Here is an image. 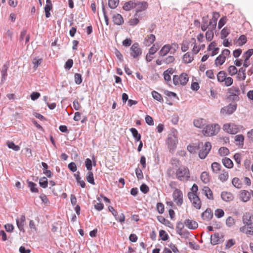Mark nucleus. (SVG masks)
I'll use <instances>...</instances> for the list:
<instances>
[{
  "label": "nucleus",
  "mask_w": 253,
  "mask_h": 253,
  "mask_svg": "<svg viewBox=\"0 0 253 253\" xmlns=\"http://www.w3.org/2000/svg\"><path fill=\"white\" fill-rule=\"evenodd\" d=\"M219 129L220 126L218 124H210L204 128L203 133L206 136H212L217 134Z\"/></svg>",
  "instance_id": "obj_1"
},
{
  "label": "nucleus",
  "mask_w": 253,
  "mask_h": 253,
  "mask_svg": "<svg viewBox=\"0 0 253 253\" xmlns=\"http://www.w3.org/2000/svg\"><path fill=\"white\" fill-rule=\"evenodd\" d=\"M176 177L179 180H188L190 178L189 169L184 166L180 167L176 172Z\"/></svg>",
  "instance_id": "obj_2"
},
{
  "label": "nucleus",
  "mask_w": 253,
  "mask_h": 253,
  "mask_svg": "<svg viewBox=\"0 0 253 253\" xmlns=\"http://www.w3.org/2000/svg\"><path fill=\"white\" fill-rule=\"evenodd\" d=\"M229 95L228 98L231 100L238 101L239 100L240 89L238 87L233 86L228 89Z\"/></svg>",
  "instance_id": "obj_3"
},
{
  "label": "nucleus",
  "mask_w": 253,
  "mask_h": 253,
  "mask_svg": "<svg viewBox=\"0 0 253 253\" xmlns=\"http://www.w3.org/2000/svg\"><path fill=\"white\" fill-rule=\"evenodd\" d=\"M166 143L170 152L172 153L176 148L178 139L174 134H171L168 137Z\"/></svg>",
  "instance_id": "obj_4"
},
{
  "label": "nucleus",
  "mask_w": 253,
  "mask_h": 253,
  "mask_svg": "<svg viewBox=\"0 0 253 253\" xmlns=\"http://www.w3.org/2000/svg\"><path fill=\"white\" fill-rule=\"evenodd\" d=\"M142 53V50L139 47V44L138 42L134 43L130 48V54L131 56L134 58L136 59L138 56H140Z\"/></svg>",
  "instance_id": "obj_5"
},
{
  "label": "nucleus",
  "mask_w": 253,
  "mask_h": 253,
  "mask_svg": "<svg viewBox=\"0 0 253 253\" xmlns=\"http://www.w3.org/2000/svg\"><path fill=\"white\" fill-rule=\"evenodd\" d=\"M187 196L194 207L197 209H200L201 207V202L199 196L193 193H188Z\"/></svg>",
  "instance_id": "obj_6"
},
{
  "label": "nucleus",
  "mask_w": 253,
  "mask_h": 253,
  "mask_svg": "<svg viewBox=\"0 0 253 253\" xmlns=\"http://www.w3.org/2000/svg\"><path fill=\"white\" fill-rule=\"evenodd\" d=\"M224 235L222 233H215L211 236V243L214 246L224 242Z\"/></svg>",
  "instance_id": "obj_7"
},
{
  "label": "nucleus",
  "mask_w": 253,
  "mask_h": 253,
  "mask_svg": "<svg viewBox=\"0 0 253 253\" xmlns=\"http://www.w3.org/2000/svg\"><path fill=\"white\" fill-rule=\"evenodd\" d=\"M237 107V104H229L228 105L222 107L220 110V113L223 115H230L233 114Z\"/></svg>",
  "instance_id": "obj_8"
},
{
  "label": "nucleus",
  "mask_w": 253,
  "mask_h": 253,
  "mask_svg": "<svg viewBox=\"0 0 253 253\" xmlns=\"http://www.w3.org/2000/svg\"><path fill=\"white\" fill-rule=\"evenodd\" d=\"M173 200L176 201L177 206H180L183 203V194L178 189H175L172 193Z\"/></svg>",
  "instance_id": "obj_9"
},
{
  "label": "nucleus",
  "mask_w": 253,
  "mask_h": 253,
  "mask_svg": "<svg viewBox=\"0 0 253 253\" xmlns=\"http://www.w3.org/2000/svg\"><path fill=\"white\" fill-rule=\"evenodd\" d=\"M211 148V145L210 142L205 143L204 148L201 150L199 153V157L201 159H204L209 154Z\"/></svg>",
  "instance_id": "obj_10"
},
{
  "label": "nucleus",
  "mask_w": 253,
  "mask_h": 253,
  "mask_svg": "<svg viewBox=\"0 0 253 253\" xmlns=\"http://www.w3.org/2000/svg\"><path fill=\"white\" fill-rule=\"evenodd\" d=\"M223 129L227 132L232 134H235L238 132V127L234 124H225L223 125Z\"/></svg>",
  "instance_id": "obj_11"
},
{
  "label": "nucleus",
  "mask_w": 253,
  "mask_h": 253,
  "mask_svg": "<svg viewBox=\"0 0 253 253\" xmlns=\"http://www.w3.org/2000/svg\"><path fill=\"white\" fill-rule=\"evenodd\" d=\"M220 16L219 13L216 11L212 12V18L209 21V25L211 29H215L217 25V21Z\"/></svg>",
  "instance_id": "obj_12"
},
{
  "label": "nucleus",
  "mask_w": 253,
  "mask_h": 253,
  "mask_svg": "<svg viewBox=\"0 0 253 253\" xmlns=\"http://www.w3.org/2000/svg\"><path fill=\"white\" fill-rule=\"evenodd\" d=\"M148 7V3L147 1H139L136 2L135 12L145 11Z\"/></svg>",
  "instance_id": "obj_13"
},
{
  "label": "nucleus",
  "mask_w": 253,
  "mask_h": 253,
  "mask_svg": "<svg viewBox=\"0 0 253 253\" xmlns=\"http://www.w3.org/2000/svg\"><path fill=\"white\" fill-rule=\"evenodd\" d=\"M242 221L245 225H252L253 224V215L249 212H246L243 216Z\"/></svg>",
  "instance_id": "obj_14"
},
{
  "label": "nucleus",
  "mask_w": 253,
  "mask_h": 253,
  "mask_svg": "<svg viewBox=\"0 0 253 253\" xmlns=\"http://www.w3.org/2000/svg\"><path fill=\"white\" fill-rule=\"evenodd\" d=\"M9 67V61H7L2 67L0 71L1 74V82L3 83L7 76V70Z\"/></svg>",
  "instance_id": "obj_15"
},
{
  "label": "nucleus",
  "mask_w": 253,
  "mask_h": 253,
  "mask_svg": "<svg viewBox=\"0 0 253 253\" xmlns=\"http://www.w3.org/2000/svg\"><path fill=\"white\" fill-rule=\"evenodd\" d=\"M251 193L247 190H243L240 192V199L244 202H247L250 200Z\"/></svg>",
  "instance_id": "obj_16"
},
{
  "label": "nucleus",
  "mask_w": 253,
  "mask_h": 253,
  "mask_svg": "<svg viewBox=\"0 0 253 253\" xmlns=\"http://www.w3.org/2000/svg\"><path fill=\"white\" fill-rule=\"evenodd\" d=\"M201 217L203 220L206 221L210 220L213 217V212L212 210L210 208H208L202 213Z\"/></svg>",
  "instance_id": "obj_17"
},
{
  "label": "nucleus",
  "mask_w": 253,
  "mask_h": 253,
  "mask_svg": "<svg viewBox=\"0 0 253 253\" xmlns=\"http://www.w3.org/2000/svg\"><path fill=\"white\" fill-rule=\"evenodd\" d=\"M184 225L189 229L195 230L198 227L197 222L193 220L186 219L184 222Z\"/></svg>",
  "instance_id": "obj_18"
},
{
  "label": "nucleus",
  "mask_w": 253,
  "mask_h": 253,
  "mask_svg": "<svg viewBox=\"0 0 253 253\" xmlns=\"http://www.w3.org/2000/svg\"><path fill=\"white\" fill-rule=\"evenodd\" d=\"M112 19L114 24L117 25H121L124 22L122 16L118 13L114 14Z\"/></svg>",
  "instance_id": "obj_19"
},
{
  "label": "nucleus",
  "mask_w": 253,
  "mask_h": 253,
  "mask_svg": "<svg viewBox=\"0 0 253 253\" xmlns=\"http://www.w3.org/2000/svg\"><path fill=\"white\" fill-rule=\"evenodd\" d=\"M221 198L225 202H230L234 199L233 195L231 193L225 191L221 192Z\"/></svg>",
  "instance_id": "obj_20"
},
{
  "label": "nucleus",
  "mask_w": 253,
  "mask_h": 253,
  "mask_svg": "<svg viewBox=\"0 0 253 253\" xmlns=\"http://www.w3.org/2000/svg\"><path fill=\"white\" fill-rule=\"evenodd\" d=\"M136 7V2H133L132 0H129L125 3L123 8L126 11H129L130 9L134 8Z\"/></svg>",
  "instance_id": "obj_21"
},
{
  "label": "nucleus",
  "mask_w": 253,
  "mask_h": 253,
  "mask_svg": "<svg viewBox=\"0 0 253 253\" xmlns=\"http://www.w3.org/2000/svg\"><path fill=\"white\" fill-rule=\"evenodd\" d=\"M157 218L158 220L162 224H164L165 225L170 228H173V226L171 222L169 220L166 219L163 216L158 215L157 216Z\"/></svg>",
  "instance_id": "obj_22"
},
{
  "label": "nucleus",
  "mask_w": 253,
  "mask_h": 253,
  "mask_svg": "<svg viewBox=\"0 0 253 253\" xmlns=\"http://www.w3.org/2000/svg\"><path fill=\"white\" fill-rule=\"evenodd\" d=\"M155 40V36L153 34H150L145 38L144 40V43L146 46H149L154 43Z\"/></svg>",
  "instance_id": "obj_23"
},
{
  "label": "nucleus",
  "mask_w": 253,
  "mask_h": 253,
  "mask_svg": "<svg viewBox=\"0 0 253 253\" xmlns=\"http://www.w3.org/2000/svg\"><path fill=\"white\" fill-rule=\"evenodd\" d=\"M190 42H193V43H196V40L194 38H192L191 39L190 42H188V41H184L181 44V50L182 52L186 51L189 48V44Z\"/></svg>",
  "instance_id": "obj_24"
},
{
  "label": "nucleus",
  "mask_w": 253,
  "mask_h": 253,
  "mask_svg": "<svg viewBox=\"0 0 253 253\" xmlns=\"http://www.w3.org/2000/svg\"><path fill=\"white\" fill-rule=\"evenodd\" d=\"M129 130L135 140L137 142L141 140V135L138 133L137 130L134 127H131Z\"/></svg>",
  "instance_id": "obj_25"
},
{
  "label": "nucleus",
  "mask_w": 253,
  "mask_h": 253,
  "mask_svg": "<svg viewBox=\"0 0 253 253\" xmlns=\"http://www.w3.org/2000/svg\"><path fill=\"white\" fill-rule=\"evenodd\" d=\"M169 52H170V47L169 44H165L161 49L159 52V54L161 56H166Z\"/></svg>",
  "instance_id": "obj_26"
},
{
  "label": "nucleus",
  "mask_w": 253,
  "mask_h": 253,
  "mask_svg": "<svg viewBox=\"0 0 253 253\" xmlns=\"http://www.w3.org/2000/svg\"><path fill=\"white\" fill-rule=\"evenodd\" d=\"M224 166L228 169L232 168L233 167V163L232 160L227 157L223 158L222 160Z\"/></svg>",
  "instance_id": "obj_27"
},
{
  "label": "nucleus",
  "mask_w": 253,
  "mask_h": 253,
  "mask_svg": "<svg viewBox=\"0 0 253 253\" xmlns=\"http://www.w3.org/2000/svg\"><path fill=\"white\" fill-rule=\"evenodd\" d=\"M193 57L191 56L189 52L185 53L182 57V62L184 64H188L193 60Z\"/></svg>",
  "instance_id": "obj_28"
},
{
  "label": "nucleus",
  "mask_w": 253,
  "mask_h": 253,
  "mask_svg": "<svg viewBox=\"0 0 253 253\" xmlns=\"http://www.w3.org/2000/svg\"><path fill=\"white\" fill-rule=\"evenodd\" d=\"M42 165L43 167V173L46 175L48 177H51L52 173L50 170H48V165L45 162H42Z\"/></svg>",
  "instance_id": "obj_29"
},
{
  "label": "nucleus",
  "mask_w": 253,
  "mask_h": 253,
  "mask_svg": "<svg viewBox=\"0 0 253 253\" xmlns=\"http://www.w3.org/2000/svg\"><path fill=\"white\" fill-rule=\"evenodd\" d=\"M203 191H204L205 195L208 199H213L212 192L209 187L205 186L203 188Z\"/></svg>",
  "instance_id": "obj_30"
},
{
  "label": "nucleus",
  "mask_w": 253,
  "mask_h": 253,
  "mask_svg": "<svg viewBox=\"0 0 253 253\" xmlns=\"http://www.w3.org/2000/svg\"><path fill=\"white\" fill-rule=\"evenodd\" d=\"M27 183L28 184V187L30 188V191L32 193H38L39 189L36 187L37 184L32 181H30L28 180H27Z\"/></svg>",
  "instance_id": "obj_31"
},
{
  "label": "nucleus",
  "mask_w": 253,
  "mask_h": 253,
  "mask_svg": "<svg viewBox=\"0 0 253 253\" xmlns=\"http://www.w3.org/2000/svg\"><path fill=\"white\" fill-rule=\"evenodd\" d=\"M188 75L186 73H183L180 75V84L182 85H185L188 81Z\"/></svg>",
  "instance_id": "obj_32"
},
{
  "label": "nucleus",
  "mask_w": 253,
  "mask_h": 253,
  "mask_svg": "<svg viewBox=\"0 0 253 253\" xmlns=\"http://www.w3.org/2000/svg\"><path fill=\"white\" fill-rule=\"evenodd\" d=\"M226 57L225 56H223L222 54H220L218 56L216 57L215 60V64L217 66V65L221 66L222 65L225 61Z\"/></svg>",
  "instance_id": "obj_33"
},
{
  "label": "nucleus",
  "mask_w": 253,
  "mask_h": 253,
  "mask_svg": "<svg viewBox=\"0 0 253 253\" xmlns=\"http://www.w3.org/2000/svg\"><path fill=\"white\" fill-rule=\"evenodd\" d=\"M86 180L87 181V182H89V183H90L91 184H92V185L95 184V182H94L93 173L90 170L88 171L87 172L86 175Z\"/></svg>",
  "instance_id": "obj_34"
},
{
  "label": "nucleus",
  "mask_w": 253,
  "mask_h": 253,
  "mask_svg": "<svg viewBox=\"0 0 253 253\" xmlns=\"http://www.w3.org/2000/svg\"><path fill=\"white\" fill-rule=\"evenodd\" d=\"M232 184L237 189H240L242 187V183L238 177H234L232 180Z\"/></svg>",
  "instance_id": "obj_35"
},
{
  "label": "nucleus",
  "mask_w": 253,
  "mask_h": 253,
  "mask_svg": "<svg viewBox=\"0 0 253 253\" xmlns=\"http://www.w3.org/2000/svg\"><path fill=\"white\" fill-rule=\"evenodd\" d=\"M245 72V68L243 67L240 68L237 73V78L243 81L245 80L246 77Z\"/></svg>",
  "instance_id": "obj_36"
},
{
  "label": "nucleus",
  "mask_w": 253,
  "mask_h": 253,
  "mask_svg": "<svg viewBox=\"0 0 253 253\" xmlns=\"http://www.w3.org/2000/svg\"><path fill=\"white\" fill-rule=\"evenodd\" d=\"M152 97L153 98L157 101L160 102H163L164 101V99L161 95L159 92L156 91H152L151 92Z\"/></svg>",
  "instance_id": "obj_37"
},
{
  "label": "nucleus",
  "mask_w": 253,
  "mask_h": 253,
  "mask_svg": "<svg viewBox=\"0 0 253 253\" xmlns=\"http://www.w3.org/2000/svg\"><path fill=\"white\" fill-rule=\"evenodd\" d=\"M226 73L224 71H221L219 72L217 75V81L220 83L224 82L226 76Z\"/></svg>",
  "instance_id": "obj_38"
},
{
  "label": "nucleus",
  "mask_w": 253,
  "mask_h": 253,
  "mask_svg": "<svg viewBox=\"0 0 253 253\" xmlns=\"http://www.w3.org/2000/svg\"><path fill=\"white\" fill-rule=\"evenodd\" d=\"M200 178L204 183H208L210 181L209 173L206 171H204L201 173Z\"/></svg>",
  "instance_id": "obj_39"
},
{
  "label": "nucleus",
  "mask_w": 253,
  "mask_h": 253,
  "mask_svg": "<svg viewBox=\"0 0 253 253\" xmlns=\"http://www.w3.org/2000/svg\"><path fill=\"white\" fill-rule=\"evenodd\" d=\"M214 29H212L209 27V30L206 33V38L208 41H211L213 38V30Z\"/></svg>",
  "instance_id": "obj_40"
},
{
  "label": "nucleus",
  "mask_w": 253,
  "mask_h": 253,
  "mask_svg": "<svg viewBox=\"0 0 253 253\" xmlns=\"http://www.w3.org/2000/svg\"><path fill=\"white\" fill-rule=\"evenodd\" d=\"M39 185L43 188H46L48 186V180L46 177H42L39 180Z\"/></svg>",
  "instance_id": "obj_41"
},
{
  "label": "nucleus",
  "mask_w": 253,
  "mask_h": 253,
  "mask_svg": "<svg viewBox=\"0 0 253 253\" xmlns=\"http://www.w3.org/2000/svg\"><path fill=\"white\" fill-rule=\"evenodd\" d=\"M7 145L9 149H11L15 151H18L20 150V148L18 145H16L12 141H8L6 142Z\"/></svg>",
  "instance_id": "obj_42"
},
{
  "label": "nucleus",
  "mask_w": 253,
  "mask_h": 253,
  "mask_svg": "<svg viewBox=\"0 0 253 253\" xmlns=\"http://www.w3.org/2000/svg\"><path fill=\"white\" fill-rule=\"evenodd\" d=\"M230 33V31L228 28L227 27L223 28L221 31V39H224L228 36Z\"/></svg>",
  "instance_id": "obj_43"
},
{
  "label": "nucleus",
  "mask_w": 253,
  "mask_h": 253,
  "mask_svg": "<svg viewBox=\"0 0 253 253\" xmlns=\"http://www.w3.org/2000/svg\"><path fill=\"white\" fill-rule=\"evenodd\" d=\"M235 140L238 142V145L241 146L242 147L244 145V136L242 134H239L236 135L235 137Z\"/></svg>",
  "instance_id": "obj_44"
},
{
  "label": "nucleus",
  "mask_w": 253,
  "mask_h": 253,
  "mask_svg": "<svg viewBox=\"0 0 253 253\" xmlns=\"http://www.w3.org/2000/svg\"><path fill=\"white\" fill-rule=\"evenodd\" d=\"M218 153L221 156H225L228 155L230 152L228 148L222 147L219 149Z\"/></svg>",
  "instance_id": "obj_45"
},
{
  "label": "nucleus",
  "mask_w": 253,
  "mask_h": 253,
  "mask_svg": "<svg viewBox=\"0 0 253 253\" xmlns=\"http://www.w3.org/2000/svg\"><path fill=\"white\" fill-rule=\"evenodd\" d=\"M159 236L161 239L164 241L168 240L169 238L168 233L163 230H161L159 231Z\"/></svg>",
  "instance_id": "obj_46"
},
{
  "label": "nucleus",
  "mask_w": 253,
  "mask_h": 253,
  "mask_svg": "<svg viewBox=\"0 0 253 253\" xmlns=\"http://www.w3.org/2000/svg\"><path fill=\"white\" fill-rule=\"evenodd\" d=\"M247 42V37L244 35L240 36L238 40L237 43L239 45L242 46L245 44Z\"/></svg>",
  "instance_id": "obj_47"
},
{
  "label": "nucleus",
  "mask_w": 253,
  "mask_h": 253,
  "mask_svg": "<svg viewBox=\"0 0 253 253\" xmlns=\"http://www.w3.org/2000/svg\"><path fill=\"white\" fill-rule=\"evenodd\" d=\"M119 3V0H109L108 6L111 9H115L117 7Z\"/></svg>",
  "instance_id": "obj_48"
},
{
  "label": "nucleus",
  "mask_w": 253,
  "mask_h": 253,
  "mask_svg": "<svg viewBox=\"0 0 253 253\" xmlns=\"http://www.w3.org/2000/svg\"><path fill=\"white\" fill-rule=\"evenodd\" d=\"M228 172L224 170L222 173L219 175V178L222 182H225L228 179Z\"/></svg>",
  "instance_id": "obj_49"
},
{
  "label": "nucleus",
  "mask_w": 253,
  "mask_h": 253,
  "mask_svg": "<svg viewBox=\"0 0 253 253\" xmlns=\"http://www.w3.org/2000/svg\"><path fill=\"white\" fill-rule=\"evenodd\" d=\"M211 167L213 172L217 173L220 170L221 165L217 162H213Z\"/></svg>",
  "instance_id": "obj_50"
},
{
  "label": "nucleus",
  "mask_w": 253,
  "mask_h": 253,
  "mask_svg": "<svg viewBox=\"0 0 253 253\" xmlns=\"http://www.w3.org/2000/svg\"><path fill=\"white\" fill-rule=\"evenodd\" d=\"M101 4H102V12H103L105 22L106 24L107 25H109V18L107 15V12H106L105 8V4H104L103 1H102Z\"/></svg>",
  "instance_id": "obj_51"
},
{
  "label": "nucleus",
  "mask_w": 253,
  "mask_h": 253,
  "mask_svg": "<svg viewBox=\"0 0 253 253\" xmlns=\"http://www.w3.org/2000/svg\"><path fill=\"white\" fill-rule=\"evenodd\" d=\"M170 47V53L174 54L176 50L178 48L179 45L176 42L172 43L170 45L169 44Z\"/></svg>",
  "instance_id": "obj_52"
},
{
  "label": "nucleus",
  "mask_w": 253,
  "mask_h": 253,
  "mask_svg": "<svg viewBox=\"0 0 253 253\" xmlns=\"http://www.w3.org/2000/svg\"><path fill=\"white\" fill-rule=\"evenodd\" d=\"M253 49H249L247 51H246L245 52H244L243 57L245 58V59H246V60H249L250 58L253 55Z\"/></svg>",
  "instance_id": "obj_53"
},
{
  "label": "nucleus",
  "mask_w": 253,
  "mask_h": 253,
  "mask_svg": "<svg viewBox=\"0 0 253 253\" xmlns=\"http://www.w3.org/2000/svg\"><path fill=\"white\" fill-rule=\"evenodd\" d=\"M74 81L77 84H81L83 81L82 75L79 73H76L74 75Z\"/></svg>",
  "instance_id": "obj_54"
},
{
  "label": "nucleus",
  "mask_w": 253,
  "mask_h": 253,
  "mask_svg": "<svg viewBox=\"0 0 253 253\" xmlns=\"http://www.w3.org/2000/svg\"><path fill=\"white\" fill-rule=\"evenodd\" d=\"M228 72L231 76H233L237 74L238 71L235 66L231 65L228 67Z\"/></svg>",
  "instance_id": "obj_55"
},
{
  "label": "nucleus",
  "mask_w": 253,
  "mask_h": 253,
  "mask_svg": "<svg viewBox=\"0 0 253 253\" xmlns=\"http://www.w3.org/2000/svg\"><path fill=\"white\" fill-rule=\"evenodd\" d=\"M227 21V17L226 16H223L222 18H221L218 22V28L219 29H220L226 23Z\"/></svg>",
  "instance_id": "obj_56"
},
{
  "label": "nucleus",
  "mask_w": 253,
  "mask_h": 253,
  "mask_svg": "<svg viewBox=\"0 0 253 253\" xmlns=\"http://www.w3.org/2000/svg\"><path fill=\"white\" fill-rule=\"evenodd\" d=\"M157 210L159 213H163L165 211L164 205L160 202L158 203L157 204Z\"/></svg>",
  "instance_id": "obj_57"
},
{
  "label": "nucleus",
  "mask_w": 253,
  "mask_h": 253,
  "mask_svg": "<svg viewBox=\"0 0 253 253\" xmlns=\"http://www.w3.org/2000/svg\"><path fill=\"white\" fill-rule=\"evenodd\" d=\"M85 167L86 168V169L88 171H90L92 169V163L91 160L90 159H89V158L86 159V160L85 161Z\"/></svg>",
  "instance_id": "obj_58"
},
{
  "label": "nucleus",
  "mask_w": 253,
  "mask_h": 253,
  "mask_svg": "<svg viewBox=\"0 0 253 253\" xmlns=\"http://www.w3.org/2000/svg\"><path fill=\"white\" fill-rule=\"evenodd\" d=\"M136 177L138 180L142 179L143 178V174L142 170L139 168H137L135 170Z\"/></svg>",
  "instance_id": "obj_59"
},
{
  "label": "nucleus",
  "mask_w": 253,
  "mask_h": 253,
  "mask_svg": "<svg viewBox=\"0 0 253 253\" xmlns=\"http://www.w3.org/2000/svg\"><path fill=\"white\" fill-rule=\"evenodd\" d=\"M73 60L72 59H69L65 63L64 68L66 70H70L73 65Z\"/></svg>",
  "instance_id": "obj_60"
},
{
  "label": "nucleus",
  "mask_w": 253,
  "mask_h": 253,
  "mask_svg": "<svg viewBox=\"0 0 253 253\" xmlns=\"http://www.w3.org/2000/svg\"><path fill=\"white\" fill-rule=\"evenodd\" d=\"M42 58L37 59V58H35L33 60L34 68L35 69H37L38 67V66L42 63Z\"/></svg>",
  "instance_id": "obj_61"
},
{
  "label": "nucleus",
  "mask_w": 253,
  "mask_h": 253,
  "mask_svg": "<svg viewBox=\"0 0 253 253\" xmlns=\"http://www.w3.org/2000/svg\"><path fill=\"white\" fill-rule=\"evenodd\" d=\"M214 214L217 218H221L224 216V212L223 210L217 209L215 211Z\"/></svg>",
  "instance_id": "obj_62"
},
{
  "label": "nucleus",
  "mask_w": 253,
  "mask_h": 253,
  "mask_svg": "<svg viewBox=\"0 0 253 253\" xmlns=\"http://www.w3.org/2000/svg\"><path fill=\"white\" fill-rule=\"evenodd\" d=\"M234 223H235V220L232 217L229 216L226 219V224L228 227H231L232 225H233L234 224Z\"/></svg>",
  "instance_id": "obj_63"
},
{
  "label": "nucleus",
  "mask_w": 253,
  "mask_h": 253,
  "mask_svg": "<svg viewBox=\"0 0 253 253\" xmlns=\"http://www.w3.org/2000/svg\"><path fill=\"white\" fill-rule=\"evenodd\" d=\"M140 191L144 194L147 193L149 191V187L144 183H143L140 186Z\"/></svg>",
  "instance_id": "obj_64"
}]
</instances>
